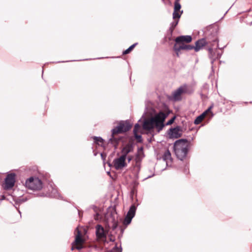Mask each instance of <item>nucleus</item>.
Returning a JSON list of instances; mask_svg holds the SVG:
<instances>
[{
    "label": "nucleus",
    "mask_w": 252,
    "mask_h": 252,
    "mask_svg": "<svg viewBox=\"0 0 252 252\" xmlns=\"http://www.w3.org/2000/svg\"><path fill=\"white\" fill-rule=\"evenodd\" d=\"M137 44V43H135L133 44V45H131L128 48H127L126 50L124 51L123 53L124 55H126L128 53H129L135 47V46Z\"/></svg>",
    "instance_id": "4be33fe9"
},
{
    "label": "nucleus",
    "mask_w": 252,
    "mask_h": 252,
    "mask_svg": "<svg viewBox=\"0 0 252 252\" xmlns=\"http://www.w3.org/2000/svg\"><path fill=\"white\" fill-rule=\"evenodd\" d=\"M162 158L166 161L167 164L172 162L171 155L168 150L165 152L163 155Z\"/></svg>",
    "instance_id": "f3484780"
},
{
    "label": "nucleus",
    "mask_w": 252,
    "mask_h": 252,
    "mask_svg": "<svg viewBox=\"0 0 252 252\" xmlns=\"http://www.w3.org/2000/svg\"><path fill=\"white\" fill-rule=\"evenodd\" d=\"M132 125L128 121H122L119 123L117 126L112 129L111 138L110 141L112 142L113 141H117L115 138V135L118 133H122L128 131L131 127Z\"/></svg>",
    "instance_id": "20e7f679"
},
{
    "label": "nucleus",
    "mask_w": 252,
    "mask_h": 252,
    "mask_svg": "<svg viewBox=\"0 0 252 252\" xmlns=\"http://www.w3.org/2000/svg\"><path fill=\"white\" fill-rule=\"evenodd\" d=\"M192 37L190 35H181L178 36L175 39V45H181L182 44L188 43L191 41Z\"/></svg>",
    "instance_id": "9d476101"
},
{
    "label": "nucleus",
    "mask_w": 252,
    "mask_h": 252,
    "mask_svg": "<svg viewBox=\"0 0 252 252\" xmlns=\"http://www.w3.org/2000/svg\"><path fill=\"white\" fill-rule=\"evenodd\" d=\"M180 1V0H175V1Z\"/></svg>",
    "instance_id": "e433bc0d"
},
{
    "label": "nucleus",
    "mask_w": 252,
    "mask_h": 252,
    "mask_svg": "<svg viewBox=\"0 0 252 252\" xmlns=\"http://www.w3.org/2000/svg\"><path fill=\"white\" fill-rule=\"evenodd\" d=\"M135 138L138 141H141L142 140V136L140 135L137 134V133H133Z\"/></svg>",
    "instance_id": "cd10ccee"
},
{
    "label": "nucleus",
    "mask_w": 252,
    "mask_h": 252,
    "mask_svg": "<svg viewBox=\"0 0 252 252\" xmlns=\"http://www.w3.org/2000/svg\"><path fill=\"white\" fill-rule=\"evenodd\" d=\"M110 252H122V250L118 248L117 245H115Z\"/></svg>",
    "instance_id": "a878e982"
},
{
    "label": "nucleus",
    "mask_w": 252,
    "mask_h": 252,
    "mask_svg": "<svg viewBox=\"0 0 252 252\" xmlns=\"http://www.w3.org/2000/svg\"><path fill=\"white\" fill-rule=\"evenodd\" d=\"M94 142L98 145H102L103 143L104 140L100 137L94 136L93 137Z\"/></svg>",
    "instance_id": "412c9836"
},
{
    "label": "nucleus",
    "mask_w": 252,
    "mask_h": 252,
    "mask_svg": "<svg viewBox=\"0 0 252 252\" xmlns=\"http://www.w3.org/2000/svg\"><path fill=\"white\" fill-rule=\"evenodd\" d=\"M126 158L128 160V162H129L132 159L133 157L131 156H127Z\"/></svg>",
    "instance_id": "7c9ffc66"
},
{
    "label": "nucleus",
    "mask_w": 252,
    "mask_h": 252,
    "mask_svg": "<svg viewBox=\"0 0 252 252\" xmlns=\"http://www.w3.org/2000/svg\"><path fill=\"white\" fill-rule=\"evenodd\" d=\"M109 240L111 242H114L115 241V239L112 237V235H109Z\"/></svg>",
    "instance_id": "2f4dec72"
},
{
    "label": "nucleus",
    "mask_w": 252,
    "mask_h": 252,
    "mask_svg": "<svg viewBox=\"0 0 252 252\" xmlns=\"http://www.w3.org/2000/svg\"><path fill=\"white\" fill-rule=\"evenodd\" d=\"M26 200H27L26 198H25L24 197H22L21 198H17L15 200V202L16 204H20L23 202H24Z\"/></svg>",
    "instance_id": "b1692460"
},
{
    "label": "nucleus",
    "mask_w": 252,
    "mask_h": 252,
    "mask_svg": "<svg viewBox=\"0 0 252 252\" xmlns=\"http://www.w3.org/2000/svg\"><path fill=\"white\" fill-rule=\"evenodd\" d=\"M101 156L103 158V154L102 153L101 154Z\"/></svg>",
    "instance_id": "c9c22d12"
},
{
    "label": "nucleus",
    "mask_w": 252,
    "mask_h": 252,
    "mask_svg": "<svg viewBox=\"0 0 252 252\" xmlns=\"http://www.w3.org/2000/svg\"><path fill=\"white\" fill-rule=\"evenodd\" d=\"M181 8V5L179 3V1H175L174 2V11L173 13V19H180L182 14L183 13V11H180V10Z\"/></svg>",
    "instance_id": "9b49d317"
},
{
    "label": "nucleus",
    "mask_w": 252,
    "mask_h": 252,
    "mask_svg": "<svg viewBox=\"0 0 252 252\" xmlns=\"http://www.w3.org/2000/svg\"><path fill=\"white\" fill-rule=\"evenodd\" d=\"M181 89L183 94H191L193 92V90L192 88L186 84L183 85L180 87Z\"/></svg>",
    "instance_id": "a211bd4d"
},
{
    "label": "nucleus",
    "mask_w": 252,
    "mask_h": 252,
    "mask_svg": "<svg viewBox=\"0 0 252 252\" xmlns=\"http://www.w3.org/2000/svg\"><path fill=\"white\" fill-rule=\"evenodd\" d=\"M183 94V92L180 87L175 91L172 94L173 99L174 101H179L182 99L181 95Z\"/></svg>",
    "instance_id": "dca6fc26"
},
{
    "label": "nucleus",
    "mask_w": 252,
    "mask_h": 252,
    "mask_svg": "<svg viewBox=\"0 0 252 252\" xmlns=\"http://www.w3.org/2000/svg\"><path fill=\"white\" fill-rule=\"evenodd\" d=\"M179 19H174V21L172 22L170 24V30L171 32L173 31L175 28L177 26L178 24Z\"/></svg>",
    "instance_id": "aec40b11"
},
{
    "label": "nucleus",
    "mask_w": 252,
    "mask_h": 252,
    "mask_svg": "<svg viewBox=\"0 0 252 252\" xmlns=\"http://www.w3.org/2000/svg\"><path fill=\"white\" fill-rule=\"evenodd\" d=\"M212 49H211V48H210V49H209V51H210V52L212 51Z\"/></svg>",
    "instance_id": "f704fd0d"
},
{
    "label": "nucleus",
    "mask_w": 252,
    "mask_h": 252,
    "mask_svg": "<svg viewBox=\"0 0 252 252\" xmlns=\"http://www.w3.org/2000/svg\"><path fill=\"white\" fill-rule=\"evenodd\" d=\"M75 231H77V234L76 235L75 241L72 243L71 250L77 249L80 250L83 248V243L84 242V239L82 238V234L78 228H76Z\"/></svg>",
    "instance_id": "423d86ee"
},
{
    "label": "nucleus",
    "mask_w": 252,
    "mask_h": 252,
    "mask_svg": "<svg viewBox=\"0 0 252 252\" xmlns=\"http://www.w3.org/2000/svg\"><path fill=\"white\" fill-rule=\"evenodd\" d=\"M25 187L32 190H38L42 188V182L38 178L31 177L26 180Z\"/></svg>",
    "instance_id": "39448f33"
},
{
    "label": "nucleus",
    "mask_w": 252,
    "mask_h": 252,
    "mask_svg": "<svg viewBox=\"0 0 252 252\" xmlns=\"http://www.w3.org/2000/svg\"><path fill=\"white\" fill-rule=\"evenodd\" d=\"M252 22H251V23H250V25H252Z\"/></svg>",
    "instance_id": "4c0bfd02"
},
{
    "label": "nucleus",
    "mask_w": 252,
    "mask_h": 252,
    "mask_svg": "<svg viewBox=\"0 0 252 252\" xmlns=\"http://www.w3.org/2000/svg\"><path fill=\"white\" fill-rule=\"evenodd\" d=\"M206 44V40L204 38L200 39L196 41L195 46H194L193 49H194L195 52H198Z\"/></svg>",
    "instance_id": "4468645a"
},
{
    "label": "nucleus",
    "mask_w": 252,
    "mask_h": 252,
    "mask_svg": "<svg viewBox=\"0 0 252 252\" xmlns=\"http://www.w3.org/2000/svg\"><path fill=\"white\" fill-rule=\"evenodd\" d=\"M213 105L212 106H210L208 109L207 110H206L204 113H205V115H206L207 113H208L209 112H210L211 110V109L213 108Z\"/></svg>",
    "instance_id": "c756f323"
},
{
    "label": "nucleus",
    "mask_w": 252,
    "mask_h": 252,
    "mask_svg": "<svg viewBox=\"0 0 252 252\" xmlns=\"http://www.w3.org/2000/svg\"><path fill=\"white\" fill-rule=\"evenodd\" d=\"M169 130V134H170L172 137L177 138L180 137L182 135V130L179 126L170 128Z\"/></svg>",
    "instance_id": "ddd939ff"
},
{
    "label": "nucleus",
    "mask_w": 252,
    "mask_h": 252,
    "mask_svg": "<svg viewBox=\"0 0 252 252\" xmlns=\"http://www.w3.org/2000/svg\"><path fill=\"white\" fill-rule=\"evenodd\" d=\"M140 126L138 124H136L133 129V133H137L139 129L140 128Z\"/></svg>",
    "instance_id": "bb28decb"
},
{
    "label": "nucleus",
    "mask_w": 252,
    "mask_h": 252,
    "mask_svg": "<svg viewBox=\"0 0 252 252\" xmlns=\"http://www.w3.org/2000/svg\"><path fill=\"white\" fill-rule=\"evenodd\" d=\"M167 114L163 112H160L155 116L144 120L143 124L144 129L150 130L156 128L160 131L164 126L163 124Z\"/></svg>",
    "instance_id": "f03ea898"
},
{
    "label": "nucleus",
    "mask_w": 252,
    "mask_h": 252,
    "mask_svg": "<svg viewBox=\"0 0 252 252\" xmlns=\"http://www.w3.org/2000/svg\"><path fill=\"white\" fill-rule=\"evenodd\" d=\"M136 160V167H137L138 169L140 168V163L139 161L140 160V159L139 158V154H137L135 158Z\"/></svg>",
    "instance_id": "393cba45"
},
{
    "label": "nucleus",
    "mask_w": 252,
    "mask_h": 252,
    "mask_svg": "<svg viewBox=\"0 0 252 252\" xmlns=\"http://www.w3.org/2000/svg\"><path fill=\"white\" fill-rule=\"evenodd\" d=\"M194 46L190 45H187L186 44H182L181 45H175L174 46V49L176 52L177 55L178 56V52L182 50H185L186 51L191 50L193 49Z\"/></svg>",
    "instance_id": "f8f14e48"
},
{
    "label": "nucleus",
    "mask_w": 252,
    "mask_h": 252,
    "mask_svg": "<svg viewBox=\"0 0 252 252\" xmlns=\"http://www.w3.org/2000/svg\"><path fill=\"white\" fill-rule=\"evenodd\" d=\"M15 176L16 175L14 173H10L6 176L3 186V188L5 189H10L14 187L15 183Z\"/></svg>",
    "instance_id": "0eeeda50"
},
{
    "label": "nucleus",
    "mask_w": 252,
    "mask_h": 252,
    "mask_svg": "<svg viewBox=\"0 0 252 252\" xmlns=\"http://www.w3.org/2000/svg\"><path fill=\"white\" fill-rule=\"evenodd\" d=\"M5 196L4 195H2L0 196V200H4L5 199Z\"/></svg>",
    "instance_id": "473e14b6"
},
{
    "label": "nucleus",
    "mask_w": 252,
    "mask_h": 252,
    "mask_svg": "<svg viewBox=\"0 0 252 252\" xmlns=\"http://www.w3.org/2000/svg\"><path fill=\"white\" fill-rule=\"evenodd\" d=\"M94 211L95 212V214L94 215V219L96 220H98L101 219V217L100 216L99 213L97 212V208L96 207H94Z\"/></svg>",
    "instance_id": "5701e85b"
},
{
    "label": "nucleus",
    "mask_w": 252,
    "mask_h": 252,
    "mask_svg": "<svg viewBox=\"0 0 252 252\" xmlns=\"http://www.w3.org/2000/svg\"><path fill=\"white\" fill-rule=\"evenodd\" d=\"M189 149V144L186 139L177 140L174 145L175 154L177 158L181 160L185 158Z\"/></svg>",
    "instance_id": "7ed1b4c3"
},
{
    "label": "nucleus",
    "mask_w": 252,
    "mask_h": 252,
    "mask_svg": "<svg viewBox=\"0 0 252 252\" xmlns=\"http://www.w3.org/2000/svg\"><path fill=\"white\" fill-rule=\"evenodd\" d=\"M134 189H133L131 190V193H134Z\"/></svg>",
    "instance_id": "72a5a7b5"
},
{
    "label": "nucleus",
    "mask_w": 252,
    "mask_h": 252,
    "mask_svg": "<svg viewBox=\"0 0 252 252\" xmlns=\"http://www.w3.org/2000/svg\"><path fill=\"white\" fill-rule=\"evenodd\" d=\"M126 158L124 157L120 156V157L115 158L113 161V164L114 168L116 170H121L123 168L127 166L126 162Z\"/></svg>",
    "instance_id": "6e6552de"
},
{
    "label": "nucleus",
    "mask_w": 252,
    "mask_h": 252,
    "mask_svg": "<svg viewBox=\"0 0 252 252\" xmlns=\"http://www.w3.org/2000/svg\"><path fill=\"white\" fill-rule=\"evenodd\" d=\"M175 119V117H173L172 118H171L169 121H168L166 123V125L168 126V125H170L172 124L173 123Z\"/></svg>",
    "instance_id": "c85d7f7f"
},
{
    "label": "nucleus",
    "mask_w": 252,
    "mask_h": 252,
    "mask_svg": "<svg viewBox=\"0 0 252 252\" xmlns=\"http://www.w3.org/2000/svg\"><path fill=\"white\" fill-rule=\"evenodd\" d=\"M105 229L100 224L95 226V233L98 239L108 243L106 240L110 228L115 230L118 226V216L117 213H111L105 217Z\"/></svg>",
    "instance_id": "f257e3e1"
},
{
    "label": "nucleus",
    "mask_w": 252,
    "mask_h": 252,
    "mask_svg": "<svg viewBox=\"0 0 252 252\" xmlns=\"http://www.w3.org/2000/svg\"><path fill=\"white\" fill-rule=\"evenodd\" d=\"M205 116V113H203L202 114L196 117L194 120V123L195 125H198L202 122Z\"/></svg>",
    "instance_id": "6ab92c4d"
},
{
    "label": "nucleus",
    "mask_w": 252,
    "mask_h": 252,
    "mask_svg": "<svg viewBox=\"0 0 252 252\" xmlns=\"http://www.w3.org/2000/svg\"><path fill=\"white\" fill-rule=\"evenodd\" d=\"M136 210V208L134 205L130 206L124 221L125 225H128L131 222L132 218L135 216Z\"/></svg>",
    "instance_id": "1a4fd4ad"
},
{
    "label": "nucleus",
    "mask_w": 252,
    "mask_h": 252,
    "mask_svg": "<svg viewBox=\"0 0 252 252\" xmlns=\"http://www.w3.org/2000/svg\"><path fill=\"white\" fill-rule=\"evenodd\" d=\"M133 150V147L130 145H126L124 147L122 150L121 157H124V158H126L127 157L128 154L131 152Z\"/></svg>",
    "instance_id": "2eb2a0df"
}]
</instances>
